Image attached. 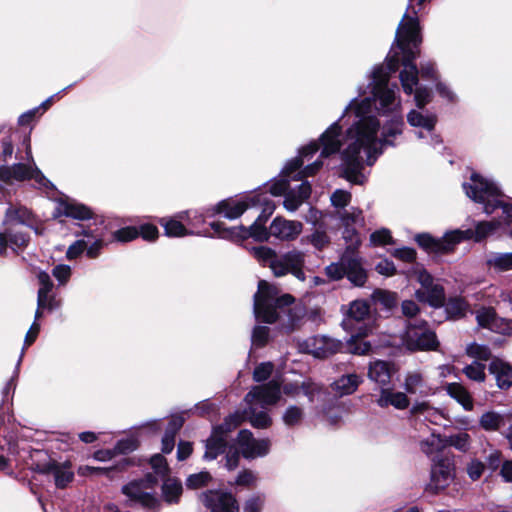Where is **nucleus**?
I'll list each match as a JSON object with an SVG mask.
<instances>
[{"mask_svg": "<svg viewBox=\"0 0 512 512\" xmlns=\"http://www.w3.org/2000/svg\"><path fill=\"white\" fill-rule=\"evenodd\" d=\"M445 390L465 411H472L474 409V399L462 384L457 382L448 383L445 386Z\"/></svg>", "mask_w": 512, "mask_h": 512, "instance_id": "2f4dec72", "label": "nucleus"}, {"mask_svg": "<svg viewBox=\"0 0 512 512\" xmlns=\"http://www.w3.org/2000/svg\"><path fill=\"white\" fill-rule=\"evenodd\" d=\"M424 419L432 424L435 425H446L444 422L449 421L450 419L448 417V414L437 407L431 406V408L428 410L427 415L424 417Z\"/></svg>", "mask_w": 512, "mask_h": 512, "instance_id": "864d4df0", "label": "nucleus"}, {"mask_svg": "<svg viewBox=\"0 0 512 512\" xmlns=\"http://www.w3.org/2000/svg\"><path fill=\"white\" fill-rule=\"evenodd\" d=\"M183 493L180 479L167 476L161 485V499L169 505L177 504Z\"/></svg>", "mask_w": 512, "mask_h": 512, "instance_id": "c756f323", "label": "nucleus"}, {"mask_svg": "<svg viewBox=\"0 0 512 512\" xmlns=\"http://www.w3.org/2000/svg\"><path fill=\"white\" fill-rule=\"evenodd\" d=\"M485 459L489 469L495 471L500 467V464L502 463V453L496 448H491Z\"/></svg>", "mask_w": 512, "mask_h": 512, "instance_id": "774afa93", "label": "nucleus"}, {"mask_svg": "<svg viewBox=\"0 0 512 512\" xmlns=\"http://www.w3.org/2000/svg\"><path fill=\"white\" fill-rule=\"evenodd\" d=\"M392 255L404 262H413L416 259V251L410 247L397 248L392 252Z\"/></svg>", "mask_w": 512, "mask_h": 512, "instance_id": "338daca9", "label": "nucleus"}, {"mask_svg": "<svg viewBox=\"0 0 512 512\" xmlns=\"http://www.w3.org/2000/svg\"><path fill=\"white\" fill-rule=\"evenodd\" d=\"M345 275L357 286L364 285L366 281V273L360 266V263L355 259L348 260Z\"/></svg>", "mask_w": 512, "mask_h": 512, "instance_id": "a19ab883", "label": "nucleus"}, {"mask_svg": "<svg viewBox=\"0 0 512 512\" xmlns=\"http://www.w3.org/2000/svg\"><path fill=\"white\" fill-rule=\"evenodd\" d=\"M273 371V364L271 362H265L258 365L254 372L253 378L257 382L264 381L269 378Z\"/></svg>", "mask_w": 512, "mask_h": 512, "instance_id": "052dcab7", "label": "nucleus"}, {"mask_svg": "<svg viewBox=\"0 0 512 512\" xmlns=\"http://www.w3.org/2000/svg\"><path fill=\"white\" fill-rule=\"evenodd\" d=\"M257 483V475L251 470L241 471L236 480L235 484L239 486L252 487Z\"/></svg>", "mask_w": 512, "mask_h": 512, "instance_id": "13d9d810", "label": "nucleus"}, {"mask_svg": "<svg viewBox=\"0 0 512 512\" xmlns=\"http://www.w3.org/2000/svg\"><path fill=\"white\" fill-rule=\"evenodd\" d=\"M242 419L243 416L241 414L235 413L227 417L221 426L214 428L210 438L206 441L204 453L206 460H214L219 454L224 452L228 432L236 428Z\"/></svg>", "mask_w": 512, "mask_h": 512, "instance_id": "4468645a", "label": "nucleus"}, {"mask_svg": "<svg viewBox=\"0 0 512 512\" xmlns=\"http://www.w3.org/2000/svg\"><path fill=\"white\" fill-rule=\"evenodd\" d=\"M37 279L40 284L37 297V306H39V308H46L49 310L54 309L57 307V303L55 298L49 295L53 287V283L49 274L45 271H39L37 274Z\"/></svg>", "mask_w": 512, "mask_h": 512, "instance_id": "c85d7f7f", "label": "nucleus"}, {"mask_svg": "<svg viewBox=\"0 0 512 512\" xmlns=\"http://www.w3.org/2000/svg\"><path fill=\"white\" fill-rule=\"evenodd\" d=\"M476 320L480 327L500 334L512 332V322L497 315L491 307H481L476 311Z\"/></svg>", "mask_w": 512, "mask_h": 512, "instance_id": "6ab92c4d", "label": "nucleus"}, {"mask_svg": "<svg viewBox=\"0 0 512 512\" xmlns=\"http://www.w3.org/2000/svg\"><path fill=\"white\" fill-rule=\"evenodd\" d=\"M238 445L243 457L247 459L263 457L267 455L270 450V441L268 439L256 440L248 430L239 432Z\"/></svg>", "mask_w": 512, "mask_h": 512, "instance_id": "a211bd4d", "label": "nucleus"}, {"mask_svg": "<svg viewBox=\"0 0 512 512\" xmlns=\"http://www.w3.org/2000/svg\"><path fill=\"white\" fill-rule=\"evenodd\" d=\"M156 483L155 477L148 475L145 479L132 481L123 486L122 492L131 502L145 508L155 509L161 505V500L154 493Z\"/></svg>", "mask_w": 512, "mask_h": 512, "instance_id": "ddd939ff", "label": "nucleus"}, {"mask_svg": "<svg viewBox=\"0 0 512 512\" xmlns=\"http://www.w3.org/2000/svg\"><path fill=\"white\" fill-rule=\"evenodd\" d=\"M319 150L316 142H311L300 150L299 156L287 162L282 170L281 179L270 185V193L273 196L285 195L283 205L289 212L296 211L311 194V186L309 182H302L297 190L287 191L290 180H298L302 177L314 175L323 165L321 161H315L311 165L305 167L304 170L298 171L303 165L305 159L315 154Z\"/></svg>", "mask_w": 512, "mask_h": 512, "instance_id": "20e7f679", "label": "nucleus"}, {"mask_svg": "<svg viewBox=\"0 0 512 512\" xmlns=\"http://www.w3.org/2000/svg\"><path fill=\"white\" fill-rule=\"evenodd\" d=\"M489 372L494 376L496 385L501 390L512 387V365L499 358L493 359L489 364Z\"/></svg>", "mask_w": 512, "mask_h": 512, "instance_id": "393cba45", "label": "nucleus"}, {"mask_svg": "<svg viewBox=\"0 0 512 512\" xmlns=\"http://www.w3.org/2000/svg\"><path fill=\"white\" fill-rule=\"evenodd\" d=\"M203 505L210 512H238L239 506L235 497L222 490H208L200 495Z\"/></svg>", "mask_w": 512, "mask_h": 512, "instance_id": "f3484780", "label": "nucleus"}, {"mask_svg": "<svg viewBox=\"0 0 512 512\" xmlns=\"http://www.w3.org/2000/svg\"><path fill=\"white\" fill-rule=\"evenodd\" d=\"M361 382V377L353 373L341 376L331 384V387L338 396L342 397L354 393Z\"/></svg>", "mask_w": 512, "mask_h": 512, "instance_id": "473e14b6", "label": "nucleus"}, {"mask_svg": "<svg viewBox=\"0 0 512 512\" xmlns=\"http://www.w3.org/2000/svg\"><path fill=\"white\" fill-rule=\"evenodd\" d=\"M150 463L156 474L161 476H167L169 472V467L167 465L166 459L162 455H154L153 457H151Z\"/></svg>", "mask_w": 512, "mask_h": 512, "instance_id": "bf43d9fd", "label": "nucleus"}, {"mask_svg": "<svg viewBox=\"0 0 512 512\" xmlns=\"http://www.w3.org/2000/svg\"><path fill=\"white\" fill-rule=\"evenodd\" d=\"M212 481V476L207 471L190 474L185 481V485L190 490H198L208 486Z\"/></svg>", "mask_w": 512, "mask_h": 512, "instance_id": "79ce46f5", "label": "nucleus"}, {"mask_svg": "<svg viewBox=\"0 0 512 512\" xmlns=\"http://www.w3.org/2000/svg\"><path fill=\"white\" fill-rule=\"evenodd\" d=\"M485 368V364L479 361H473L463 368V373L468 379L482 383L486 379Z\"/></svg>", "mask_w": 512, "mask_h": 512, "instance_id": "49530a36", "label": "nucleus"}, {"mask_svg": "<svg viewBox=\"0 0 512 512\" xmlns=\"http://www.w3.org/2000/svg\"><path fill=\"white\" fill-rule=\"evenodd\" d=\"M160 224L163 226L165 234L169 237H181L188 234V230L176 219L162 218Z\"/></svg>", "mask_w": 512, "mask_h": 512, "instance_id": "37998d69", "label": "nucleus"}, {"mask_svg": "<svg viewBox=\"0 0 512 512\" xmlns=\"http://www.w3.org/2000/svg\"><path fill=\"white\" fill-rule=\"evenodd\" d=\"M38 471L42 474H51L54 477L55 485L58 488H65L74 478L69 463H58L51 461L49 463L38 466Z\"/></svg>", "mask_w": 512, "mask_h": 512, "instance_id": "b1692460", "label": "nucleus"}, {"mask_svg": "<svg viewBox=\"0 0 512 512\" xmlns=\"http://www.w3.org/2000/svg\"><path fill=\"white\" fill-rule=\"evenodd\" d=\"M445 441H447V446L454 447L461 452H468L472 444L471 436L465 431L451 434L445 437Z\"/></svg>", "mask_w": 512, "mask_h": 512, "instance_id": "58836bf2", "label": "nucleus"}, {"mask_svg": "<svg viewBox=\"0 0 512 512\" xmlns=\"http://www.w3.org/2000/svg\"><path fill=\"white\" fill-rule=\"evenodd\" d=\"M412 7L409 5L407 11ZM404 14L396 30L395 42L402 53L403 69L400 71L399 79L403 91L411 95L414 93V99L418 108H423L430 102L431 92L425 87H417L419 71L413 63L418 56V46L422 38L420 35V26L417 18V11Z\"/></svg>", "mask_w": 512, "mask_h": 512, "instance_id": "f03ea898", "label": "nucleus"}, {"mask_svg": "<svg viewBox=\"0 0 512 512\" xmlns=\"http://www.w3.org/2000/svg\"><path fill=\"white\" fill-rule=\"evenodd\" d=\"M488 265L498 271H508L512 269V253L495 254L491 256Z\"/></svg>", "mask_w": 512, "mask_h": 512, "instance_id": "de8ad7c7", "label": "nucleus"}, {"mask_svg": "<svg viewBox=\"0 0 512 512\" xmlns=\"http://www.w3.org/2000/svg\"><path fill=\"white\" fill-rule=\"evenodd\" d=\"M375 302L382 304L385 308H392L397 303V294L386 290H376L372 294Z\"/></svg>", "mask_w": 512, "mask_h": 512, "instance_id": "8fccbe9b", "label": "nucleus"}, {"mask_svg": "<svg viewBox=\"0 0 512 512\" xmlns=\"http://www.w3.org/2000/svg\"><path fill=\"white\" fill-rule=\"evenodd\" d=\"M58 211L61 215L79 220L89 219L92 216L88 207L70 201L61 202L58 206Z\"/></svg>", "mask_w": 512, "mask_h": 512, "instance_id": "c9c22d12", "label": "nucleus"}, {"mask_svg": "<svg viewBox=\"0 0 512 512\" xmlns=\"http://www.w3.org/2000/svg\"><path fill=\"white\" fill-rule=\"evenodd\" d=\"M341 342L325 336L309 337L299 343L301 352L313 355L316 358H327L341 349Z\"/></svg>", "mask_w": 512, "mask_h": 512, "instance_id": "dca6fc26", "label": "nucleus"}, {"mask_svg": "<svg viewBox=\"0 0 512 512\" xmlns=\"http://www.w3.org/2000/svg\"><path fill=\"white\" fill-rule=\"evenodd\" d=\"M407 122L412 127L422 128L431 134V139L434 143H439L440 140L437 135L433 134L437 118L431 113H422L418 110H411L407 114Z\"/></svg>", "mask_w": 512, "mask_h": 512, "instance_id": "cd10ccee", "label": "nucleus"}, {"mask_svg": "<svg viewBox=\"0 0 512 512\" xmlns=\"http://www.w3.org/2000/svg\"><path fill=\"white\" fill-rule=\"evenodd\" d=\"M52 274L57 279L59 285H64L71 276V268L68 265L60 264L54 267Z\"/></svg>", "mask_w": 512, "mask_h": 512, "instance_id": "0e129e2a", "label": "nucleus"}, {"mask_svg": "<svg viewBox=\"0 0 512 512\" xmlns=\"http://www.w3.org/2000/svg\"><path fill=\"white\" fill-rule=\"evenodd\" d=\"M8 242L13 249L25 247L28 243V236L22 228H6L5 233H0V254H5Z\"/></svg>", "mask_w": 512, "mask_h": 512, "instance_id": "7c9ffc66", "label": "nucleus"}, {"mask_svg": "<svg viewBox=\"0 0 512 512\" xmlns=\"http://www.w3.org/2000/svg\"><path fill=\"white\" fill-rule=\"evenodd\" d=\"M294 298L290 294L279 295L275 285L265 280L258 283V291L254 295V313L256 318L266 323H274L282 313L290 310Z\"/></svg>", "mask_w": 512, "mask_h": 512, "instance_id": "423d86ee", "label": "nucleus"}, {"mask_svg": "<svg viewBox=\"0 0 512 512\" xmlns=\"http://www.w3.org/2000/svg\"><path fill=\"white\" fill-rule=\"evenodd\" d=\"M308 241L316 249L321 250L329 243V237L325 231L316 230L308 237Z\"/></svg>", "mask_w": 512, "mask_h": 512, "instance_id": "e2e57ef3", "label": "nucleus"}, {"mask_svg": "<svg viewBox=\"0 0 512 512\" xmlns=\"http://www.w3.org/2000/svg\"><path fill=\"white\" fill-rule=\"evenodd\" d=\"M478 423L484 431L493 432L499 430L504 424V417L499 412L488 410L480 415Z\"/></svg>", "mask_w": 512, "mask_h": 512, "instance_id": "4c0bfd02", "label": "nucleus"}, {"mask_svg": "<svg viewBox=\"0 0 512 512\" xmlns=\"http://www.w3.org/2000/svg\"><path fill=\"white\" fill-rule=\"evenodd\" d=\"M395 372L394 365L387 361L375 360L369 364L368 378L376 384L387 386Z\"/></svg>", "mask_w": 512, "mask_h": 512, "instance_id": "bb28decb", "label": "nucleus"}, {"mask_svg": "<svg viewBox=\"0 0 512 512\" xmlns=\"http://www.w3.org/2000/svg\"><path fill=\"white\" fill-rule=\"evenodd\" d=\"M336 215L339 218L341 225L344 227V238L350 240L351 245L359 244L356 227L364 226L362 211L358 208L352 207L349 210H338Z\"/></svg>", "mask_w": 512, "mask_h": 512, "instance_id": "4be33fe9", "label": "nucleus"}, {"mask_svg": "<svg viewBox=\"0 0 512 512\" xmlns=\"http://www.w3.org/2000/svg\"><path fill=\"white\" fill-rule=\"evenodd\" d=\"M347 262L345 257L341 259L340 263H332L326 267V274L332 280H339L346 274Z\"/></svg>", "mask_w": 512, "mask_h": 512, "instance_id": "603ef678", "label": "nucleus"}, {"mask_svg": "<svg viewBox=\"0 0 512 512\" xmlns=\"http://www.w3.org/2000/svg\"><path fill=\"white\" fill-rule=\"evenodd\" d=\"M138 446V441L134 437H128L126 439L120 440L116 447L115 452L119 454H126L134 451Z\"/></svg>", "mask_w": 512, "mask_h": 512, "instance_id": "69168bd1", "label": "nucleus"}, {"mask_svg": "<svg viewBox=\"0 0 512 512\" xmlns=\"http://www.w3.org/2000/svg\"><path fill=\"white\" fill-rule=\"evenodd\" d=\"M369 310L367 302L361 300L353 301L347 316L342 322L343 328L351 332V337L347 341V350L350 353L363 355L370 351V344L362 340L371 331L369 326L362 323L368 316Z\"/></svg>", "mask_w": 512, "mask_h": 512, "instance_id": "0eeeda50", "label": "nucleus"}, {"mask_svg": "<svg viewBox=\"0 0 512 512\" xmlns=\"http://www.w3.org/2000/svg\"><path fill=\"white\" fill-rule=\"evenodd\" d=\"M472 230H453L445 233L440 238V254L449 253L454 250L455 246L464 239H471Z\"/></svg>", "mask_w": 512, "mask_h": 512, "instance_id": "f704fd0d", "label": "nucleus"}, {"mask_svg": "<svg viewBox=\"0 0 512 512\" xmlns=\"http://www.w3.org/2000/svg\"><path fill=\"white\" fill-rule=\"evenodd\" d=\"M330 201L332 206L336 209H343L350 203L351 194L348 191L338 189L333 192Z\"/></svg>", "mask_w": 512, "mask_h": 512, "instance_id": "5fc2aeb1", "label": "nucleus"}, {"mask_svg": "<svg viewBox=\"0 0 512 512\" xmlns=\"http://www.w3.org/2000/svg\"><path fill=\"white\" fill-rule=\"evenodd\" d=\"M402 386L409 395L427 397L436 393L435 388L428 383L425 374L420 370L407 371Z\"/></svg>", "mask_w": 512, "mask_h": 512, "instance_id": "412c9836", "label": "nucleus"}, {"mask_svg": "<svg viewBox=\"0 0 512 512\" xmlns=\"http://www.w3.org/2000/svg\"><path fill=\"white\" fill-rule=\"evenodd\" d=\"M417 244L428 253L440 254V238H434L430 234L422 233L415 237Z\"/></svg>", "mask_w": 512, "mask_h": 512, "instance_id": "a18cd8bd", "label": "nucleus"}, {"mask_svg": "<svg viewBox=\"0 0 512 512\" xmlns=\"http://www.w3.org/2000/svg\"><path fill=\"white\" fill-rule=\"evenodd\" d=\"M454 478L453 461L447 457H437L433 459L431 466V477L428 484V490L437 493L452 482Z\"/></svg>", "mask_w": 512, "mask_h": 512, "instance_id": "2eb2a0df", "label": "nucleus"}, {"mask_svg": "<svg viewBox=\"0 0 512 512\" xmlns=\"http://www.w3.org/2000/svg\"><path fill=\"white\" fill-rule=\"evenodd\" d=\"M31 213L26 208H9L6 212L4 224L6 228H22L30 222Z\"/></svg>", "mask_w": 512, "mask_h": 512, "instance_id": "e433bc0d", "label": "nucleus"}, {"mask_svg": "<svg viewBox=\"0 0 512 512\" xmlns=\"http://www.w3.org/2000/svg\"><path fill=\"white\" fill-rule=\"evenodd\" d=\"M408 393L404 390L402 391H394L389 388H381L380 395L377 399L378 406L385 408L388 406H393L398 410H405L410 406V399L408 397Z\"/></svg>", "mask_w": 512, "mask_h": 512, "instance_id": "a878e982", "label": "nucleus"}, {"mask_svg": "<svg viewBox=\"0 0 512 512\" xmlns=\"http://www.w3.org/2000/svg\"><path fill=\"white\" fill-rule=\"evenodd\" d=\"M264 209V206H261ZM270 214L262 211L256 220L249 226H237L231 228H224L222 223H211L212 229L217 236L228 239L234 242H242L248 238H252L257 242H268L272 237L271 229L266 228L267 218Z\"/></svg>", "mask_w": 512, "mask_h": 512, "instance_id": "1a4fd4ad", "label": "nucleus"}, {"mask_svg": "<svg viewBox=\"0 0 512 512\" xmlns=\"http://www.w3.org/2000/svg\"><path fill=\"white\" fill-rule=\"evenodd\" d=\"M258 206H264V212L271 214L274 210V205L262 193H250L240 199H226L221 201L215 207V213L222 214L229 220L239 218L247 209Z\"/></svg>", "mask_w": 512, "mask_h": 512, "instance_id": "9d476101", "label": "nucleus"}, {"mask_svg": "<svg viewBox=\"0 0 512 512\" xmlns=\"http://www.w3.org/2000/svg\"><path fill=\"white\" fill-rule=\"evenodd\" d=\"M0 178L5 181L34 179L41 186H46L48 183V180L38 169L27 167L24 164H16L12 167H1Z\"/></svg>", "mask_w": 512, "mask_h": 512, "instance_id": "5701e85b", "label": "nucleus"}, {"mask_svg": "<svg viewBox=\"0 0 512 512\" xmlns=\"http://www.w3.org/2000/svg\"><path fill=\"white\" fill-rule=\"evenodd\" d=\"M139 232L134 227H125L114 232V238L120 242H129L137 238Z\"/></svg>", "mask_w": 512, "mask_h": 512, "instance_id": "680f3d73", "label": "nucleus"}, {"mask_svg": "<svg viewBox=\"0 0 512 512\" xmlns=\"http://www.w3.org/2000/svg\"><path fill=\"white\" fill-rule=\"evenodd\" d=\"M463 188L469 198L484 205L486 214H492L496 209L502 211L501 220L479 222L476 225L475 231H472L471 235L475 241H481L493 234L502 224H512V204L503 200V194L494 181L473 173L470 183H464Z\"/></svg>", "mask_w": 512, "mask_h": 512, "instance_id": "7ed1b4c3", "label": "nucleus"}, {"mask_svg": "<svg viewBox=\"0 0 512 512\" xmlns=\"http://www.w3.org/2000/svg\"><path fill=\"white\" fill-rule=\"evenodd\" d=\"M467 310V302L459 297L451 298L446 304L447 315L452 319H459L465 316Z\"/></svg>", "mask_w": 512, "mask_h": 512, "instance_id": "c03bdc74", "label": "nucleus"}, {"mask_svg": "<svg viewBox=\"0 0 512 512\" xmlns=\"http://www.w3.org/2000/svg\"><path fill=\"white\" fill-rule=\"evenodd\" d=\"M402 345L410 351H430L438 348L439 341L425 321L414 320L402 335Z\"/></svg>", "mask_w": 512, "mask_h": 512, "instance_id": "f8f14e48", "label": "nucleus"}, {"mask_svg": "<svg viewBox=\"0 0 512 512\" xmlns=\"http://www.w3.org/2000/svg\"><path fill=\"white\" fill-rule=\"evenodd\" d=\"M305 413L302 407L297 405L288 406L282 415V421L287 427H295L302 423Z\"/></svg>", "mask_w": 512, "mask_h": 512, "instance_id": "ea45409f", "label": "nucleus"}, {"mask_svg": "<svg viewBox=\"0 0 512 512\" xmlns=\"http://www.w3.org/2000/svg\"><path fill=\"white\" fill-rule=\"evenodd\" d=\"M248 250L261 265L268 266L276 277H282L291 273L298 280H305L303 272L305 255L303 252L291 250L278 256L276 251L268 246H254Z\"/></svg>", "mask_w": 512, "mask_h": 512, "instance_id": "39448f33", "label": "nucleus"}, {"mask_svg": "<svg viewBox=\"0 0 512 512\" xmlns=\"http://www.w3.org/2000/svg\"><path fill=\"white\" fill-rule=\"evenodd\" d=\"M409 279H415L421 288L415 291V297L420 302L433 307H441L445 302L443 287L434 282L433 277L421 265L416 264L408 271Z\"/></svg>", "mask_w": 512, "mask_h": 512, "instance_id": "9b49d317", "label": "nucleus"}, {"mask_svg": "<svg viewBox=\"0 0 512 512\" xmlns=\"http://www.w3.org/2000/svg\"><path fill=\"white\" fill-rule=\"evenodd\" d=\"M484 470H485V464L477 458L471 459L468 462L467 468H466L469 478L473 481L478 480L482 476Z\"/></svg>", "mask_w": 512, "mask_h": 512, "instance_id": "6e6d98bb", "label": "nucleus"}, {"mask_svg": "<svg viewBox=\"0 0 512 512\" xmlns=\"http://www.w3.org/2000/svg\"><path fill=\"white\" fill-rule=\"evenodd\" d=\"M281 398L280 384L272 380L265 385L255 386L246 395L245 402L249 406V421L256 428H267L272 420L267 412H256V408L276 404Z\"/></svg>", "mask_w": 512, "mask_h": 512, "instance_id": "6e6552de", "label": "nucleus"}, {"mask_svg": "<svg viewBox=\"0 0 512 512\" xmlns=\"http://www.w3.org/2000/svg\"><path fill=\"white\" fill-rule=\"evenodd\" d=\"M370 242L374 246L389 244L392 242L391 233L388 229H379L370 235Z\"/></svg>", "mask_w": 512, "mask_h": 512, "instance_id": "4d7b16f0", "label": "nucleus"}, {"mask_svg": "<svg viewBox=\"0 0 512 512\" xmlns=\"http://www.w3.org/2000/svg\"><path fill=\"white\" fill-rule=\"evenodd\" d=\"M419 446L426 456L436 459L439 457L438 453L447 447V441L440 434L432 433L427 438L421 440Z\"/></svg>", "mask_w": 512, "mask_h": 512, "instance_id": "72a5a7b5", "label": "nucleus"}, {"mask_svg": "<svg viewBox=\"0 0 512 512\" xmlns=\"http://www.w3.org/2000/svg\"><path fill=\"white\" fill-rule=\"evenodd\" d=\"M398 53L388 55L387 68L379 66L372 72L370 83L373 98L352 99L341 119L348 124L345 135L336 121L320 136L321 157L341 151L343 177L354 184L366 180L363 164L372 165L382 153L383 145H393L402 134V104L396 86L389 87L390 73L398 69Z\"/></svg>", "mask_w": 512, "mask_h": 512, "instance_id": "f257e3e1", "label": "nucleus"}, {"mask_svg": "<svg viewBox=\"0 0 512 512\" xmlns=\"http://www.w3.org/2000/svg\"><path fill=\"white\" fill-rule=\"evenodd\" d=\"M272 237L283 242L296 240L303 231L300 221L289 220L284 217H275L270 223Z\"/></svg>", "mask_w": 512, "mask_h": 512, "instance_id": "aec40b11", "label": "nucleus"}, {"mask_svg": "<svg viewBox=\"0 0 512 512\" xmlns=\"http://www.w3.org/2000/svg\"><path fill=\"white\" fill-rule=\"evenodd\" d=\"M466 353L476 361H487L491 357V351L486 345L471 343L466 347Z\"/></svg>", "mask_w": 512, "mask_h": 512, "instance_id": "09e8293b", "label": "nucleus"}, {"mask_svg": "<svg viewBox=\"0 0 512 512\" xmlns=\"http://www.w3.org/2000/svg\"><path fill=\"white\" fill-rule=\"evenodd\" d=\"M301 389L310 402H314L322 394V387L311 380L301 382Z\"/></svg>", "mask_w": 512, "mask_h": 512, "instance_id": "3c124183", "label": "nucleus"}]
</instances>
